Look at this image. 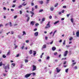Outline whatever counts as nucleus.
<instances>
[{"label":"nucleus","mask_w":79,"mask_h":79,"mask_svg":"<svg viewBox=\"0 0 79 79\" xmlns=\"http://www.w3.org/2000/svg\"><path fill=\"white\" fill-rule=\"evenodd\" d=\"M3 68L4 69H5V72L7 73L8 71H6V70L8 71V70L10 69V65L9 64H7L6 66H3Z\"/></svg>","instance_id":"obj_1"},{"label":"nucleus","mask_w":79,"mask_h":79,"mask_svg":"<svg viewBox=\"0 0 79 79\" xmlns=\"http://www.w3.org/2000/svg\"><path fill=\"white\" fill-rule=\"evenodd\" d=\"M50 22H48V23L47 25V26L45 27V29H48V28H49L50 27Z\"/></svg>","instance_id":"obj_2"},{"label":"nucleus","mask_w":79,"mask_h":79,"mask_svg":"<svg viewBox=\"0 0 79 79\" xmlns=\"http://www.w3.org/2000/svg\"><path fill=\"white\" fill-rule=\"evenodd\" d=\"M32 74V73H29L28 74H26V75L25 76V77L26 78H27V77H30V76Z\"/></svg>","instance_id":"obj_3"},{"label":"nucleus","mask_w":79,"mask_h":79,"mask_svg":"<svg viewBox=\"0 0 79 79\" xmlns=\"http://www.w3.org/2000/svg\"><path fill=\"white\" fill-rule=\"evenodd\" d=\"M68 51H66L64 53V56H66L67 54H68Z\"/></svg>","instance_id":"obj_4"},{"label":"nucleus","mask_w":79,"mask_h":79,"mask_svg":"<svg viewBox=\"0 0 79 79\" xmlns=\"http://www.w3.org/2000/svg\"><path fill=\"white\" fill-rule=\"evenodd\" d=\"M35 22L34 21H32L31 22L30 24L31 25H32V26H34V24H35Z\"/></svg>","instance_id":"obj_5"},{"label":"nucleus","mask_w":79,"mask_h":79,"mask_svg":"<svg viewBox=\"0 0 79 79\" xmlns=\"http://www.w3.org/2000/svg\"><path fill=\"white\" fill-rule=\"evenodd\" d=\"M47 48V45L46 44H44L43 46L42 50H43L44 48Z\"/></svg>","instance_id":"obj_6"},{"label":"nucleus","mask_w":79,"mask_h":79,"mask_svg":"<svg viewBox=\"0 0 79 79\" xmlns=\"http://www.w3.org/2000/svg\"><path fill=\"white\" fill-rule=\"evenodd\" d=\"M34 35L35 36H36V37H37V36H38L39 35V32H36L35 33H34Z\"/></svg>","instance_id":"obj_7"},{"label":"nucleus","mask_w":79,"mask_h":79,"mask_svg":"<svg viewBox=\"0 0 79 79\" xmlns=\"http://www.w3.org/2000/svg\"><path fill=\"white\" fill-rule=\"evenodd\" d=\"M33 71H35V69H36V68H37L36 67V66H35V65H33Z\"/></svg>","instance_id":"obj_8"},{"label":"nucleus","mask_w":79,"mask_h":79,"mask_svg":"<svg viewBox=\"0 0 79 79\" xmlns=\"http://www.w3.org/2000/svg\"><path fill=\"white\" fill-rule=\"evenodd\" d=\"M59 22H60V21L59 20H57V21L55 22L54 23V24L55 25L57 23H59Z\"/></svg>","instance_id":"obj_9"},{"label":"nucleus","mask_w":79,"mask_h":79,"mask_svg":"<svg viewBox=\"0 0 79 79\" xmlns=\"http://www.w3.org/2000/svg\"><path fill=\"white\" fill-rule=\"evenodd\" d=\"M76 35L77 37H79V31H78L76 33Z\"/></svg>","instance_id":"obj_10"},{"label":"nucleus","mask_w":79,"mask_h":79,"mask_svg":"<svg viewBox=\"0 0 79 79\" xmlns=\"http://www.w3.org/2000/svg\"><path fill=\"white\" fill-rule=\"evenodd\" d=\"M30 13H31V14H32L31 17H32V16H33L34 15V13L32 11H30Z\"/></svg>","instance_id":"obj_11"},{"label":"nucleus","mask_w":79,"mask_h":79,"mask_svg":"<svg viewBox=\"0 0 79 79\" xmlns=\"http://www.w3.org/2000/svg\"><path fill=\"white\" fill-rule=\"evenodd\" d=\"M52 50L53 51H55L56 50V47H52Z\"/></svg>","instance_id":"obj_12"},{"label":"nucleus","mask_w":79,"mask_h":79,"mask_svg":"<svg viewBox=\"0 0 79 79\" xmlns=\"http://www.w3.org/2000/svg\"><path fill=\"white\" fill-rule=\"evenodd\" d=\"M56 71L57 73H59V72L60 71V70L58 69V68H56Z\"/></svg>","instance_id":"obj_13"},{"label":"nucleus","mask_w":79,"mask_h":79,"mask_svg":"<svg viewBox=\"0 0 79 79\" xmlns=\"http://www.w3.org/2000/svg\"><path fill=\"white\" fill-rule=\"evenodd\" d=\"M51 11H53L54 10V8L53 7H51L50 8Z\"/></svg>","instance_id":"obj_14"},{"label":"nucleus","mask_w":79,"mask_h":79,"mask_svg":"<svg viewBox=\"0 0 79 79\" xmlns=\"http://www.w3.org/2000/svg\"><path fill=\"white\" fill-rule=\"evenodd\" d=\"M44 11V10L43 9H40L39 10V13H41Z\"/></svg>","instance_id":"obj_15"},{"label":"nucleus","mask_w":79,"mask_h":79,"mask_svg":"<svg viewBox=\"0 0 79 79\" xmlns=\"http://www.w3.org/2000/svg\"><path fill=\"white\" fill-rule=\"evenodd\" d=\"M10 51H9V52H7V53L6 54V55L8 56L10 55Z\"/></svg>","instance_id":"obj_16"},{"label":"nucleus","mask_w":79,"mask_h":79,"mask_svg":"<svg viewBox=\"0 0 79 79\" xmlns=\"http://www.w3.org/2000/svg\"><path fill=\"white\" fill-rule=\"evenodd\" d=\"M29 53L30 54H32V50H30L29 52Z\"/></svg>","instance_id":"obj_17"},{"label":"nucleus","mask_w":79,"mask_h":79,"mask_svg":"<svg viewBox=\"0 0 79 79\" xmlns=\"http://www.w3.org/2000/svg\"><path fill=\"white\" fill-rule=\"evenodd\" d=\"M71 22H72V23H73V22H74V19H73V18H72L71 19Z\"/></svg>","instance_id":"obj_18"},{"label":"nucleus","mask_w":79,"mask_h":79,"mask_svg":"<svg viewBox=\"0 0 79 79\" xmlns=\"http://www.w3.org/2000/svg\"><path fill=\"white\" fill-rule=\"evenodd\" d=\"M23 35H26V32L25 31H23Z\"/></svg>","instance_id":"obj_19"},{"label":"nucleus","mask_w":79,"mask_h":79,"mask_svg":"<svg viewBox=\"0 0 79 79\" xmlns=\"http://www.w3.org/2000/svg\"><path fill=\"white\" fill-rule=\"evenodd\" d=\"M29 19H30V18H29V17H28L27 19V22H28V21H29Z\"/></svg>","instance_id":"obj_20"},{"label":"nucleus","mask_w":79,"mask_h":79,"mask_svg":"<svg viewBox=\"0 0 79 79\" xmlns=\"http://www.w3.org/2000/svg\"><path fill=\"white\" fill-rule=\"evenodd\" d=\"M56 30H55L54 32L53 35V36H54V35H55V33H56Z\"/></svg>","instance_id":"obj_21"},{"label":"nucleus","mask_w":79,"mask_h":79,"mask_svg":"<svg viewBox=\"0 0 79 79\" xmlns=\"http://www.w3.org/2000/svg\"><path fill=\"white\" fill-rule=\"evenodd\" d=\"M33 52L34 53H33L34 55H35L36 54V51H33Z\"/></svg>","instance_id":"obj_22"},{"label":"nucleus","mask_w":79,"mask_h":79,"mask_svg":"<svg viewBox=\"0 0 79 79\" xmlns=\"http://www.w3.org/2000/svg\"><path fill=\"white\" fill-rule=\"evenodd\" d=\"M25 2H24L22 4V5H23V6H25V5H27V4H24Z\"/></svg>","instance_id":"obj_23"},{"label":"nucleus","mask_w":79,"mask_h":79,"mask_svg":"<svg viewBox=\"0 0 79 79\" xmlns=\"http://www.w3.org/2000/svg\"><path fill=\"white\" fill-rule=\"evenodd\" d=\"M14 45H15V49H16V48H17V47H18V46L17 45H16V44H14Z\"/></svg>","instance_id":"obj_24"},{"label":"nucleus","mask_w":79,"mask_h":79,"mask_svg":"<svg viewBox=\"0 0 79 79\" xmlns=\"http://www.w3.org/2000/svg\"><path fill=\"white\" fill-rule=\"evenodd\" d=\"M2 64H3V63H2V62H0V66H2Z\"/></svg>","instance_id":"obj_25"},{"label":"nucleus","mask_w":79,"mask_h":79,"mask_svg":"<svg viewBox=\"0 0 79 79\" xmlns=\"http://www.w3.org/2000/svg\"><path fill=\"white\" fill-rule=\"evenodd\" d=\"M18 8H22V6L21 5H20L19 6H18Z\"/></svg>","instance_id":"obj_26"},{"label":"nucleus","mask_w":79,"mask_h":79,"mask_svg":"<svg viewBox=\"0 0 79 79\" xmlns=\"http://www.w3.org/2000/svg\"><path fill=\"white\" fill-rule=\"evenodd\" d=\"M40 3V4H43V1H39Z\"/></svg>","instance_id":"obj_27"},{"label":"nucleus","mask_w":79,"mask_h":79,"mask_svg":"<svg viewBox=\"0 0 79 79\" xmlns=\"http://www.w3.org/2000/svg\"><path fill=\"white\" fill-rule=\"evenodd\" d=\"M25 63H27V62H28V60L27 59H26L25 60Z\"/></svg>","instance_id":"obj_28"},{"label":"nucleus","mask_w":79,"mask_h":79,"mask_svg":"<svg viewBox=\"0 0 79 79\" xmlns=\"http://www.w3.org/2000/svg\"><path fill=\"white\" fill-rule=\"evenodd\" d=\"M68 69H67L65 70V72L66 73H68Z\"/></svg>","instance_id":"obj_29"},{"label":"nucleus","mask_w":79,"mask_h":79,"mask_svg":"<svg viewBox=\"0 0 79 79\" xmlns=\"http://www.w3.org/2000/svg\"><path fill=\"white\" fill-rule=\"evenodd\" d=\"M17 17H18V16H17V15L15 16L14 17V19H16V18H17Z\"/></svg>","instance_id":"obj_30"},{"label":"nucleus","mask_w":79,"mask_h":79,"mask_svg":"<svg viewBox=\"0 0 79 79\" xmlns=\"http://www.w3.org/2000/svg\"><path fill=\"white\" fill-rule=\"evenodd\" d=\"M66 47H67V48H68V47H70V45H66Z\"/></svg>","instance_id":"obj_31"},{"label":"nucleus","mask_w":79,"mask_h":79,"mask_svg":"<svg viewBox=\"0 0 79 79\" xmlns=\"http://www.w3.org/2000/svg\"><path fill=\"white\" fill-rule=\"evenodd\" d=\"M2 57H3V58H6V56L3 55Z\"/></svg>","instance_id":"obj_32"},{"label":"nucleus","mask_w":79,"mask_h":79,"mask_svg":"<svg viewBox=\"0 0 79 79\" xmlns=\"http://www.w3.org/2000/svg\"><path fill=\"white\" fill-rule=\"evenodd\" d=\"M10 27H11V26H12V24H11V22H10Z\"/></svg>","instance_id":"obj_33"},{"label":"nucleus","mask_w":79,"mask_h":79,"mask_svg":"<svg viewBox=\"0 0 79 79\" xmlns=\"http://www.w3.org/2000/svg\"><path fill=\"white\" fill-rule=\"evenodd\" d=\"M15 64H14L13 63H12L11 64V65H12L13 66H15Z\"/></svg>","instance_id":"obj_34"},{"label":"nucleus","mask_w":79,"mask_h":79,"mask_svg":"<svg viewBox=\"0 0 79 79\" xmlns=\"http://www.w3.org/2000/svg\"><path fill=\"white\" fill-rule=\"evenodd\" d=\"M24 46H23L21 48L22 49V50H23V49H24Z\"/></svg>","instance_id":"obj_35"},{"label":"nucleus","mask_w":79,"mask_h":79,"mask_svg":"<svg viewBox=\"0 0 79 79\" xmlns=\"http://www.w3.org/2000/svg\"><path fill=\"white\" fill-rule=\"evenodd\" d=\"M54 55H57L58 53L56 52L54 53Z\"/></svg>","instance_id":"obj_36"},{"label":"nucleus","mask_w":79,"mask_h":79,"mask_svg":"<svg viewBox=\"0 0 79 79\" xmlns=\"http://www.w3.org/2000/svg\"><path fill=\"white\" fill-rule=\"evenodd\" d=\"M47 60H49L50 59V57L49 56H48L46 58Z\"/></svg>","instance_id":"obj_37"},{"label":"nucleus","mask_w":79,"mask_h":79,"mask_svg":"<svg viewBox=\"0 0 79 79\" xmlns=\"http://www.w3.org/2000/svg\"><path fill=\"white\" fill-rule=\"evenodd\" d=\"M8 25H9V23H7L6 24L5 26H8Z\"/></svg>","instance_id":"obj_38"},{"label":"nucleus","mask_w":79,"mask_h":79,"mask_svg":"<svg viewBox=\"0 0 79 79\" xmlns=\"http://www.w3.org/2000/svg\"><path fill=\"white\" fill-rule=\"evenodd\" d=\"M73 38L72 37H70L69 39V40H73Z\"/></svg>","instance_id":"obj_39"},{"label":"nucleus","mask_w":79,"mask_h":79,"mask_svg":"<svg viewBox=\"0 0 79 79\" xmlns=\"http://www.w3.org/2000/svg\"><path fill=\"white\" fill-rule=\"evenodd\" d=\"M19 54H18L15 56V57H19Z\"/></svg>","instance_id":"obj_40"},{"label":"nucleus","mask_w":79,"mask_h":79,"mask_svg":"<svg viewBox=\"0 0 79 79\" xmlns=\"http://www.w3.org/2000/svg\"><path fill=\"white\" fill-rule=\"evenodd\" d=\"M15 6H16V5L15 4H14L13 5L12 7H13V8H14L15 7Z\"/></svg>","instance_id":"obj_41"},{"label":"nucleus","mask_w":79,"mask_h":79,"mask_svg":"<svg viewBox=\"0 0 79 79\" xmlns=\"http://www.w3.org/2000/svg\"><path fill=\"white\" fill-rule=\"evenodd\" d=\"M18 37L19 38V39H21V35H19L18 36Z\"/></svg>","instance_id":"obj_42"},{"label":"nucleus","mask_w":79,"mask_h":79,"mask_svg":"<svg viewBox=\"0 0 79 79\" xmlns=\"http://www.w3.org/2000/svg\"><path fill=\"white\" fill-rule=\"evenodd\" d=\"M58 6V3H57L56 4H55L54 6L55 7H56Z\"/></svg>","instance_id":"obj_43"},{"label":"nucleus","mask_w":79,"mask_h":79,"mask_svg":"<svg viewBox=\"0 0 79 79\" xmlns=\"http://www.w3.org/2000/svg\"><path fill=\"white\" fill-rule=\"evenodd\" d=\"M37 7H38V6H37V5H36L35 6V9H37Z\"/></svg>","instance_id":"obj_44"},{"label":"nucleus","mask_w":79,"mask_h":79,"mask_svg":"<svg viewBox=\"0 0 79 79\" xmlns=\"http://www.w3.org/2000/svg\"><path fill=\"white\" fill-rule=\"evenodd\" d=\"M74 69H77V66H75V67L74 68Z\"/></svg>","instance_id":"obj_45"},{"label":"nucleus","mask_w":79,"mask_h":79,"mask_svg":"<svg viewBox=\"0 0 79 79\" xmlns=\"http://www.w3.org/2000/svg\"><path fill=\"white\" fill-rule=\"evenodd\" d=\"M42 21H45V18H43L42 19Z\"/></svg>","instance_id":"obj_46"},{"label":"nucleus","mask_w":79,"mask_h":79,"mask_svg":"<svg viewBox=\"0 0 79 79\" xmlns=\"http://www.w3.org/2000/svg\"><path fill=\"white\" fill-rule=\"evenodd\" d=\"M49 1H50V0H47V2L46 3L48 4V3L49 2Z\"/></svg>","instance_id":"obj_47"},{"label":"nucleus","mask_w":79,"mask_h":79,"mask_svg":"<svg viewBox=\"0 0 79 79\" xmlns=\"http://www.w3.org/2000/svg\"><path fill=\"white\" fill-rule=\"evenodd\" d=\"M32 74L33 76H35V73H32Z\"/></svg>","instance_id":"obj_48"},{"label":"nucleus","mask_w":79,"mask_h":79,"mask_svg":"<svg viewBox=\"0 0 79 79\" xmlns=\"http://www.w3.org/2000/svg\"><path fill=\"white\" fill-rule=\"evenodd\" d=\"M53 41H52L50 43V44H51V45H52V44H53Z\"/></svg>","instance_id":"obj_49"},{"label":"nucleus","mask_w":79,"mask_h":79,"mask_svg":"<svg viewBox=\"0 0 79 79\" xmlns=\"http://www.w3.org/2000/svg\"><path fill=\"white\" fill-rule=\"evenodd\" d=\"M3 24H0V27H3Z\"/></svg>","instance_id":"obj_50"},{"label":"nucleus","mask_w":79,"mask_h":79,"mask_svg":"<svg viewBox=\"0 0 79 79\" xmlns=\"http://www.w3.org/2000/svg\"><path fill=\"white\" fill-rule=\"evenodd\" d=\"M66 58H62L61 59V60H66Z\"/></svg>","instance_id":"obj_51"},{"label":"nucleus","mask_w":79,"mask_h":79,"mask_svg":"<svg viewBox=\"0 0 79 79\" xmlns=\"http://www.w3.org/2000/svg\"><path fill=\"white\" fill-rule=\"evenodd\" d=\"M39 23H36L35 24L36 26H39Z\"/></svg>","instance_id":"obj_52"},{"label":"nucleus","mask_w":79,"mask_h":79,"mask_svg":"<svg viewBox=\"0 0 79 79\" xmlns=\"http://www.w3.org/2000/svg\"><path fill=\"white\" fill-rule=\"evenodd\" d=\"M25 16L26 17H28V16H29V15L28 14H26L25 15Z\"/></svg>","instance_id":"obj_53"},{"label":"nucleus","mask_w":79,"mask_h":79,"mask_svg":"<svg viewBox=\"0 0 79 79\" xmlns=\"http://www.w3.org/2000/svg\"><path fill=\"white\" fill-rule=\"evenodd\" d=\"M29 40H26V43H29Z\"/></svg>","instance_id":"obj_54"},{"label":"nucleus","mask_w":79,"mask_h":79,"mask_svg":"<svg viewBox=\"0 0 79 79\" xmlns=\"http://www.w3.org/2000/svg\"><path fill=\"white\" fill-rule=\"evenodd\" d=\"M66 61H65L64 62V64H66Z\"/></svg>","instance_id":"obj_55"},{"label":"nucleus","mask_w":79,"mask_h":79,"mask_svg":"<svg viewBox=\"0 0 79 79\" xmlns=\"http://www.w3.org/2000/svg\"><path fill=\"white\" fill-rule=\"evenodd\" d=\"M63 8H66V6H63Z\"/></svg>","instance_id":"obj_56"},{"label":"nucleus","mask_w":79,"mask_h":79,"mask_svg":"<svg viewBox=\"0 0 79 79\" xmlns=\"http://www.w3.org/2000/svg\"><path fill=\"white\" fill-rule=\"evenodd\" d=\"M63 45H65V40H64L63 43Z\"/></svg>","instance_id":"obj_57"},{"label":"nucleus","mask_w":79,"mask_h":79,"mask_svg":"<svg viewBox=\"0 0 79 79\" xmlns=\"http://www.w3.org/2000/svg\"><path fill=\"white\" fill-rule=\"evenodd\" d=\"M49 18V19H52V16H50Z\"/></svg>","instance_id":"obj_58"},{"label":"nucleus","mask_w":79,"mask_h":79,"mask_svg":"<svg viewBox=\"0 0 79 79\" xmlns=\"http://www.w3.org/2000/svg\"><path fill=\"white\" fill-rule=\"evenodd\" d=\"M45 39V40H47V39H48V37L46 36Z\"/></svg>","instance_id":"obj_59"},{"label":"nucleus","mask_w":79,"mask_h":79,"mask_svg":"<svg viewBox=\"0 0 79 79\" xmlns=\"http://www.w3.org/2000/svg\"><path fill=\"white\" fill-rule=\"evenodd\" d=\"M37 29L35 28V29H34V31H37Z\"/></svg>","instance_id":"obj_60"},{"label":"nucleus","mask_w":79,"mask_h":79,"mask_svg":"<svg viewBox=\"0 0 79 79\" xmlns=\"http://www.w3.org/2000/svg\"><path fill=\"white\" fill-rule=\"evenodd\" d=\"M34 5V3H33V2L31 3V5L32 6H33Z\"/></svg>","instance_id":"obj_61"},{"label":"nucleus","mask_w":79,"mask_h":79,"mask_svg":"<svg viewBox=\"0 0 79 79\" xmlns=\"http://www.w3.org/2000/svg\"><path fill=\"white\" fill-rule=\"evenodd\" d=\"M14 34V32H13V31H11V34Z\"/></svg>","instance_id":"obj_62"},{"label":"nucleus","mask_w":79,"mask_h":79,"mask_svg":"<svg viewBox=\"0 0 79 79\" xmlns=\"http://www.w3.org/2000/svg\"><path fill=\"white\" fill-rule=\"evenodd\" d=\"M76 64V62H74V63H73V64L74 65V64Z\"/></svg>","instance_id":"obj_63"},{"label":"nucleus","mask_w":79,"mask_h":79,"mask_svg":"<svg viewBox=\"0 0 79 79\" xmlns=\"http://www.w3.org/2000/svg\"><path fill=\"white\" fill-rule=\"evenodd\" d=\"M20 14H21L22 13V11L21 10L20 11Z\"/></svg>","instance_id":"obj_64"}]
</instances>
